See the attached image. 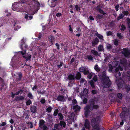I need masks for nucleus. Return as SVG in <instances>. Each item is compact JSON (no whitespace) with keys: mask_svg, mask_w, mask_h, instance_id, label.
Wrapping results in <instances>:
<instances>
[{"mask_svg":"<svg viewBox=\"0 0 130 130\" xmlns=\"http://www.w3.org/2000/svg\"><path fill=\"white\" fill-rule=\"evenodd\" d=\"M100 79L104 80V83L103 86L105 88L109 87L111 84V83L108 77H107L105 75V72H102L99 74V75Z\"/></svg>","mask_w":130,"mask_h":130,"instance_id":"nucleus-1","label":"nucleus"},{"mask_svg":"<svg viewBox=\"0 0 130 130\" xmlns=\"http://www.w3.org/2000/svg\"><path fill=\"white\" fill-rule=\"evenodd\" d=\"M98 105L94 104L93 102H91L85 108L84 114L85 116L87 117L90 112V110H92L93 109H97L98 108Z\"/></svg>","mask_w":130,"mask_h":130,"instance_id":"nucleus-2","label":"nucleus"},{"mask_svg":"<svg viewBox=\"0 0 130 130\" xmlns=\"http://www.w3.org/2000/svg\"><path fill=\"white\" fill-rule=\"evenodd\" d=\"M113 64H115L116 66H115V71L116 72V73L115 74V76L117 78H119L121 75V73L119 72H117L119 70H120L121 71H122L123 70V69L120 67V65H118V62H113Z\"/></svg>","mask_w":130,"mask_h":130,"instance_id":"nucleus-3","label":"nucleus"},{"mask_svg":"<svg viewBox=\"0 0 130 130\" xmlns=\"http://www.w3.org/2000/svg\"><path fill=\"white\" fill-rule=\"evenodd\" d=\"M20 53L23 55V57L25 58L27 60L31 58V55L26 54V52L24 51L23 52H21Z\"/></svg>","mask_w":130,"mask_h":130,"instance_id":"nucleus-4","label":"nucleus"},{"mask_svg":"<svg viewBox=\"0 0 130 130\" xmlns=\"http://www.w3.org/2000/svg\"><path fill=\"white\" fill-rule=\"evenodd\" d=\"M122 53L126 57H128L130 55V51H128L125 48L123 49Z\"/></svg>","mask_w":130,"mask_h":130,"instance_id":"nucleus-5","label":"nucleus"},{"mask_svg":"<svg viewBox=\"0 0 130 130\" xmlns=\"http://www.w3.org/2000/svg\"><path fill=\"white\" fill-rule=\"evenodd\" d=\"M79 70L80 71L83 72L85 75H86L89 73V71L87 68L83 67L80 68Z\"/></svg>","mask_w":130,"mask_h":130,"instance_id":"nucleus-6","label":"nucleus"},{"mask_svg":"<svg viewBox=\"0 0 130 130\" xmlns=\"http://www.w3.org/2000/svg\"><path fill=\"white\" fill-rule=\"evenodd\" d=\"M117 85L119 88H122L123 87L124 83L123 81L121 79L119 80H117Z\"/></svg>","mask_w":130,"mask_h":130,"instance_id":"nucleus-7","label":"nucleus"},{"mask_svg":"<svg viewBox=\"0 0 130 130\" xmlns=\"http://www.w3.org/2000/svg\"><path fill=\"white\" fill-rule=\"evenodd\" d=\"M88 92V90L86 89H84L83 91L81 92L80 93L81 96L82 98H83V97L84 96H86Z\"/></svg>","mask_w":130,"mask_h":130,"instance_id":"nucleus-8","label":"nucleus"},{"mask_svg":"<svg viewBox=\"0 0 130 130\" xmlns=\"http://www.w3.org/2000/svg\"><path fill=\"white\" fill-rule=\"evenodd\" d=\"M100 119V117L99 116H97L95 118H94L92 119L91 121V123L94 122H96L99 121Z\"/></svg>","mask_w":130,"mask_h":130,"instance_id":"nucleus-9","label":"nucleus"},{"mask_svg":"<svg viewBox=\"0 0 130 130\" xmlns=\"http://www.w3.org/2000/svg\"><path fill=\"white\" fill-rule=\"evenodd\" d=\"M49 41L51 44H53L55 41L54 38L53 36H50L49 37Z\"/></svg>","mask_w":130,"mask_h":130,"instance_id":"nucleus-10","label":"nucleus"},{"mask_svg":"<svg viewBox=\"0 0 130 130\" xmlns=\"http://www.w3.org/2000/svg\"><path fill=\"white\" fill-rule=\"evenodd\" d=\"M85 126L86 129H89L90 128L89 122L87 120H86L85 121Z\"/></svg>","mask_w":130,"mask_h":130,"instance_id":"nucleus-11","label":"nucleus"},{"mask_svg":"<svg viewBox=\"0 0 130 130\" xmlns=\"http://www.w3.org/2000/svg\"><path fill=\"white\" fill-rule=\"evenodd\" d=\"M99 42L98 39L97 38L95 39H94L92 42V45L94 46L96 44H97Z\"/></svg>","mask_w":130,"mask_h":130,"instance_id":"nucleus-12","label":"nucleus"},{"mask_svg":"<svg viewBox=\"0 0 130 130\" xmlns=\"http://www.w3.org/2000/svg\"><path fill=\"white\" fill-rule=\"evenodd\" d=\"M73 109L75 111H79L80 109V107L78 105L74 106L73 107Z\"/></svg>","mask_w":130,"mask_h":130,"instance_id":"nucleus-13","label":"nucleus"},{"mask_svg":"<svg viewBox=\"0 0 130 130\" xmlns=\"http://www.w3.org/2000/svg\"><path fill=\"white\" fill-rule=\"evenodd\" d=\"M94 130H104L102 128L100 127L98 125H96L94 126H93Z\"/></svg>","mask_w":130,"mask_h":130,"instance_id":"nucleus-14","label":"nucleus"},{"mask_svg":"<svg viewBox=\"0 0 130 130\" xmlns=\"http://www.w3.org/2000/svg\"><path fill=\"white\" fill-rule=\"evenodd\" d=\"M18 4H16L15 3H14L12 5V8L14 10H17L18 8Z\"/></svg>","mask_w":130,"mask_h":130,"instance_id":"nucleus-15","label":"nucleus"},{"mask_svg":"<svg viewBox=\"0 0 130 130\" xmlns=\"http://www.w3.org/2000/svg\"><path fill=\"white\" fill-rule=\"evenodd\" d=\"M91 52L95 56H100V54H99L96 51L92 50H91Z\"/></svg>","mask_w":130,"mask_h":130,"instance_id":"nucleus-16","label":"nucleus"},{"mask_svg":"<svg viewBox=\"0 0 130 130\" xmlns=\"http://www.w3.org/2000/svg\"><path fill=\"white\" fill-rule=\"evenodd\" d=\"M75 115L74 113H72L69 116V119L70 120H71L72 121L74 118Z\"/></svg>","mask_w":130,"mask_h":130,"instance_id":"nucleus-17","label":"nucleus"},{"mask_svg":"<svg viewBox=\"0 0 130 130\" xmlns=\"http://www.w3.org/2000/svg\"><path fill=\"white\" fill-rule=\"evenodd\" d=\"M37 110L36 107L35 106H32L31 108V111L33 113L35 112Z\"/></svg>","mask_w":130,"mask_h":130,"instance_id":"nucleus-18","label":"nucleus"},{"mask_svg":"<svg viewBox=\"0 0 130 130\" xmlns=\"http://www.w3.org/2000/svg\"><path fill=\"white\" fill-rule=\"evenodd\" d=\"M81 77V74L80 73L78 72L76 75L75 78L78 80H79L80 79Z\"/></svg>","mask_w":130,"mask_h":130,"instance_id":"nucleus-19","label":"nucleus"},{"mask_svg":"<svg viewBox=\"0 0 130 130\" xmlns=\"http://www.w3.org/2000/svg\"><path fill=\"white\" fill-rule=\"evenodd\" d=\"M57 100L60 101H63L64 100V98L62 96H58L57 98Z\"/></svg>","mask_w":130,"mask_h":130,"instance_id":"nucleus-20","label":"nucleus"},{"mask_svg":"<svg viewBox=\"0 0 130 130\" xmlns=\"http://www.w3.org/2000/svg\"><path fill=\"white\" fill-rule=\"evenodd\" d=\"M95 35L100 39H103V36L101 35L98 34L97 32H96L95 34Z\"/></svg>","mask_w":130,"mask_h":130,"instance_id":"nucleus-21","label":"nucleus"},{"mask_svg":"<svg viewBox=\"0 0 130 130\" xmlns=\"http://www.w3.org/2000/svg\"><path fill=\"white\" fill-rule=\"evenodd\" d=\"M98 50L100 51H103L104 50V48L103 46L101 45H99L98 47Z\"/></svg>","mask_w":130,"mask_h":130,"instance_id":"nucleus-22","label":"nucleus"},{"mask_svg":"<svg viewBox=\"0 0 130 130\" xmlns=\"http://www.w3.org/2000/svg\"><path fill=\"white\" fill-rule=\"evenodd\" d=\"M68 78L69 80L74 79H75V77L74 75H70L68 76Z\"/></svg>","mask_w":130,"mask_h":130,"instance_id":"nucleus-23","label":"nucleus"},{"mask_svg":"<svg viewBox=\"0 0 130 130\" xmlns=\"http://www.w3.org/2000/svg\"><path fill=\"white\" fill-rule=\"evenodd\" d=\"M52 108L51 106H49L46 109V112L48 113H50L51 111Z\"/></svg>","mask_w":130,"mask_h":130,"instance_id":"nucleus-24","label":"nucleus"},{"mask_svg":"<svg viewBox=\"0 0 130 130\" xmlns=\"http://www.w3.org/2000/svg\"><path fill=\"white\" fill-rule=\"evenodd\" d=\"M44 123V121L43 120H41L40 121V125L39 126L40 127H42V126L44 125H43Z\"/></svg>","mask_w":130,"mask_h":130,"instance_id":"nucleus-25","label":"nucleus"},{"mask_svg":"<svg viewBox=\"0 0 130 130\" xmlns=\"http://www.w3.org/2000/svg\"><path fill=\"white\" fill-rule=\"evenodd\" d=\"M95 70L97 72H99L100 71V69L99 68L98 65L96 64L94 67Z\"/></svg>","mask_w":130,"mask_h":130,"instance_id":"nucleus-26","label":"nucleus"},{"mask_svg":"<svg viewBox=\"0 0 130 130\" xmlns=\"http://www.w3.org/2000/svg\"><path fill=\"white\" fill-rule=\"evenodd\" d=\"M66 123L64 122L63 121H61L60 122V125L61 126L65 127L66 126Z\"/></svg>","mask_w":130,"mask_h":130,"instance_id":"nucleus-27","label":"nucleus"},{"mask_svg":"<svg viewBox=\"0 0 130 130\" xmlns=\"http://www.w3.org/2000/svg\"><path fill=\"white\" fill-rule=\"evenodd\" d=\"M57 0H52V4H51V7H54L55 5V1H57Z\"/></svg>","mask_w":130,"mask_h":130,"instance_id":"nucleus-28","label":"nucleus"},{"mask_svg":"<svg viewBox=\"0 0 130 130\" xmlns=\"http://www.w3.org/2000/svg\"><path fill=\"white\" fill-rule=\"evenodd\" d=\"M22 92V91L21 90L19 91L18 92L16 93L15 94H12V96L13 98L14 96V95H17L19 94V93H21Z\"/></svg>","mask_w":130,"mask_h":130,"instance_id":"nucleus-29","label":"nucleus"},{"mask_svg":"<svg viewBox=\"0 0 130 130\" xmlns=\"http://www.w3.org/2000/svg\"><path fill=\"white\" fill-rule=\"evenodd\" d=\"M24 97L22 96L18 97L17 98V100H22L24 99Z\"/></svg>","mask_w":130,"mask_h":130,"instance_id":"nucleus-30","label":"nucleus"},{"mask_svg":"<svg viewBox=\"0 0 130 130\" xmlns=\"http://www.w3.org/2000/svg\"><path fill=\"white\" fill-rule=\"evenodd\" d=\"M113 42L115 45H117L118 43V40L117 39H116L113 40Z\"/></svg>","mask_w":130,"mask_h":130,"instance_id":"nucleus-31","label":"nucleus"},{"mask_svg":"<svg viewBox=\"0 0 130 130\" xmlns=\"http://www.w3.org/2000/svg\"><path fill=\"white\" fill-rule=\"evenodd\" d=\"M82 99L83 100V102L84 104H86L87 101V98H84L83 97V98Z\"/></svg>","mask_w":130,"mask_h":130,"instance_id":"nucleus-32","label":"nucleus"},{"mask_svg":"<svg viewBox=\"0 0 130 130\" xmlns=\"http://www.w3.org/2000/svg\"><path fill=\"white\" fill-rule=\"evenodd\" d=\"M117 36L120 39H122L123 38V36L121 35V33H118L117 34Z\"/></svg>","mask_w":130,"mask_h":130,"instance_id":"nucleus-33","label":"nucleus"},{"mask_svg":"<svg viewBox=\"0 0 130 130\" xmlns=\"http://www.w3.org/2000/svg\"><path fill=\"white\" fill-rule=\"evenodd\" d=\"M94 74L93 73H89V74L88 76V78L90 79L91 78V77L92 76H93V74Z\"/></svg>","mask_w":130,"mask_h":130,"instance_id":"nucleus-34","label":"nucleus"},{"mask_svg":"<svg viewBox=\"0 0 130 130\" xmlns=\"http://www.w3.org/2000/svg\"><path fill=\"white\" fill-rule=\"evenodd\" d=\"M93 77V80H94L95 81H96L97 80V76L95 75V74H94Z\"/></svg>","mask_w":130,"mask_h":130,"instance_id":"nucleus-35","label":"nucleus"},{"mask_svg":"<svg viewBox=\"0 0 130 130\" xmlns=\"http://www.w3.org/2000/svg\"><path fill=\"white\" fill-rule=\"evenodd\" d=\"M28 18H29V20H30V19H32V16H30V17H29L28 16V15L26 14L25 17V18L26 19H28Z\"/></svg>","mask_w":130,"mask_h":130,"instance_id":"nucleus-36","label":"nucleus"},{"mask_svg":"<svg viewBox=\"0 0 130 130\" xmlns=\"http://www.w3.org/2000/svg\"><path fill=\"white\" fill-rule=\"evenodd\" d=\"M58 115L59 117V118L60 119L62 120L63 118V116L61 113H59Z\"/></svg>","mask_w":130,"mask_h":130,"instance_id":"nucleus-37","label":"nucleus"},{"mask_svg":"<svg viewBox=\"0 0 130 130\" xmlns=\"http://www.w3.org/2000/svg\"><path fill=\"white\" fill-rule=\"evenodd\" d=\"M58 112V109H56L55 110L54 113V116H56L57 114V113Z\"/></svg>","mask_w":130,"mask_h":130,"instance_id":"nucleus-38","label":"nucleus"},{"mask_svg":"<svg viewBox=\"0 0 130 130\" xmlns=\"http://www.w3.org/2000/svg\"><path fill=\"white\" fill-rule=\"evenodd\" d=\"M125 112L124 111H122L120 115L121 117H123L125 116Z\"/></svg>","mask_w":130,"mask_h":130,"instance_id":"nucleus-39","label":"nucleus"},{"mask_svg":"<svg viewBox=\"0 0 130 130\" xmlns=\"http://www.w3.org/2000/svg\"><path fill=\"white\" fill-rule=\"evenodd\" d=\"M89 83L91 85V86L92 87H94V83L92 81L89 82Z\"/></svg>","mask_w":130,"mask_h":130,"instance_id":"nucleus-40","label":"nucleus"},{"mask_svg":"<svg viewBox=\"0 0 130 130\" xmlns=\"http://www.w3.org/2000/svg\"><path fill=\"white\" fill-rule=\"evenodd\" d=\"M127 76L129 80L130 81V72H128L127 73Z\"/></svg>","mask_w":130,"mask_h":130,"instance_id":"nucleus-41","label":"nucleus"},{"mask_svg":"<svg viewBox=\"0 0 130 130\" xmlns=\"http://www.w3.org/2000/svg\"><path fill=\"white\" fill-rule=\"evenodd\" d=\"M127 22L128 26L129 27H130V20L129 19H127Z\"/></svg>","mask_w":130,"mask_h":130,"instance_id":"nucleus-42","label":"nucleus"},{"mask_svg":"<svg viewBox=\"0 0 130 130\" xmlns=\"http://www.w3.org/2000/svg\"><path fill=\"white\" fill-rule=\"evenodd\" d=\"M41 127L42 128L43 130H47V127L44 125H43L42 127Z\"/></svg>","mask_w":130,"mask_h":130,"instance_id":"nucleus-43","label":"nucleus"},{"mask_svg":"<svg viewBox=\"0 0 130 130\" xmlns=\"http://www.w3.org/2000/svg\"><path fill=\"white\" fill-rule=\"evenodd\" d=\"M124 17V15H123L122 14H121L118 17V20H119L120 19L123 18Z\"/></svg>","mask_w":130,"mask_h":130,"instance_id":"nucleus-44","label":"nucleus"},{"mask_svg":"<svg viewBox=\"0 0 130 130\" xmlns=\"http://www.w3.org/2000/svg\"><path fill=\"white\" fill-rule=\"evenodd\" d=\"M31 103V101L30 100L26 102V104L27 105H29Z\"/></svg>","mask_w":130,"mask_h":130,"instance_id":"nucleus-45","label":"nucleus"},{"mask_svg":"<svg viewBox=\"0 0 130 130\" xmlns=\"http://www.w3.org/2000/svg\"><path fill=\"white\" fill-rule=\"evenodd\" d=\"M109 71H111L112 69V67L111 65H109Z\"/></svg>","mask_w":130,"mask_h":130,"instance_id":"nucleus-46","label":"nucleus"},{"mask_svg":"<svg viewBox=\"0 0 130 130\" xmlns=\"http://www.w3.org/2000/svg\"><path fill=\"white\" fill-rule=\"evenodd\" d=\"M75 8L76 10L78 11L80 10V8L77 5H76L75 6Z\"/></svg>","mask_w":130,"mask_h":130,"instance_id":"nucleus-47","label":"nucleus"},{"mask_svg":"<svg viewBox=\"0 0 130 130\" xmlns=\"http://www.w3.org/2000/svg\"><path fill=\"white\" fill-rule=\"evenodd\" d=\"M107 49H110L111 48V46L110 44H107Z\"/></svg>","mask_w":130,"mask_h":130,"instance_id":"nucleus-48","label":"nucleus"},{"mask_svg":"<svg viewBox=\"0 0 130 130\" xmlns=\"http://www.w3.org/2000/svg\"><path fill=\"white\" fill-rule=\"evenodd\" d=\"M118 97L119 99H121L122 97V94L120 93H118Z\"/></svg>","mask_w":130,"mask_h":130,"instance_id":"nucleus-49","label":"nucleus"},{"mask_svg":"<svg viewBox=\"0 0 130 130\" xmlns=\"http://www.w3.org/2000/svg\"><path fill=\"white\" fill-rule=\"evenodd\" d=\"M125 29V26L123 25H122L121 26V30H124Z\"/></svg>","mask_w":130,"mask_h":130,"instance_id":"nucleus-50","label":"nucleus"},{"mask_svg":"<svg viewBox=\"0 0 130 130\" xmlns=\"http://www.w3.org/2000/svg\"><path fill=\"white\" fill-rule=\"evenodd\" d=\"M24 47H27V46H26L25 44H23L21 46V48L22 49V50H23L24 49Z\"/></svg>","mask_w":130,"mask_h":130,"instance_id":"nucleus-51","label":"nucleus"},{"mask_svg":"<svg viewBox=\"0 0 130 130\" xmlns=\"http://www.w3.org/2000/svg\"><path fill=\"white\" fill-rule=\"evenodd\" d=\"M40 102L42 104H44L45 102V100L44 99H41Z\"/></svg>","mask_w":130,"mask_h":130,"instance_id":"nucleus-52","label":"nucleus"},{"mask_svg":"<svg viewBox=\"0 0 130 130\" xmlns=\"http://www.w3.org/2000/svg\"><path fill=\"white\" fill-rule=\"evenodd\" d=\"M125 59H123L122 60H121V63L124 64V63H125Z\"/></svg>","mask_w":130,"mask_h":130,"instance_id":"nucleus-53","label":"nucleus"},{"mask_svg":"<svg viewBox=\"0 0 130 130\" xmlns=\"http://www.w3.org/2000/svg\"><path fill=\"white\" fill-rule=\"evenodd\" d=\"M107 35L108 36L111 35L112 34V33L110 31L108 32H107Z\"/></svg>","mask_w":130,"mask_h":130,"instance_id":"nucleus-54","label":"nucleus"},{"mask_svg":"<svg viewBox=\"0 0 130 130\" xmlns=\"http://www.w3.org/2000/svg\"><path fill=\"white\" fill-rule=\"evenodd\" d=\"M88 58L89 60H92L93 58L90 56H89L88 57Z\"/></svg>","mask_w":130,"mask_h":130,"instance_id":"nucleus-55","label":"nucleus"},{"mask_svg":"<svg viewBox=\"0 0 130 130\" xmlns=\"http://www.w3.org/2000/svg\"><path fill=\"white\" fill-rule=\"evenodd\" d=\"M123 13L125 15H127L128 14V11H124L123 12Z\"/></svg>","mask_w":130,"mask_h":130,"instance_id":"nucleus-56","label":"nucleus"},{"mask_svg":"<svg viewBox=\"0 0 130 130\" xmlns=\"http://www.w3.org/2000/svg\"><path fill=\"white\" fill-rule=\"evenodd\" d=\"M63 64V63L61 62H60V63L59 65H57V67L58 68H60V67L62 66V65Z\"/></svg>","mask_w":130,"mask_h":130,"instance_id":"nucleus-57","label":"nucleus"},{"mask_svg":"<svg viewBox=\"0 0 130 130\" xmlns=\"http://www.w3.org/2000/svg\"><path fill=\"white\" fill-rule=\"evenodd\" d=\"M28 96L30 98H31L32 97V95L30 93H29L28 94Z\"/></svg>","mask_w":130,"mask_h":130,"instance_id":"nucleus-58","label":"nucleus"},{"mask_svg":"<svg viewBox=\"0 0 130 130\" xmlns=\"http://www.w3.org/2000/svg\"><path fill=\"white\" fill-rule=\"evenodd\" d=\"M119 5H117L116 6H115V8L116 11H118V8H119Z\"/></svg>","mask_w":130,"mask_h":130,"instance_id":"nucleus-59","label":"nucleus"},{"mask_svg":"<svg viewBox=\"0 0 130 130\" xmlns=\"http://www.w3.org/2000/svg\"><path fill=\"white\" fill-rule=\"evenodd\" d=\"M56 16L58 17H59L61 15L60 13H58L56 14Z\"/></svg>","mask_w":130,"mask_h":130,"instance_id":"nucleus-60","label":"nucleus"},{"mask_svg":"<svg viewBox=\"0 0 130 130\" xmlns=\"http://www.w3.org/2000/svg\"><path fill=\"white\" fill-rule=\"evenodd\" d=\"M89 18L91 20L93 21L94 20V18L91 16H89Z\"/></svg>","mask_w":130,"mask_h":130,"instance_id":"nucleus-61","label":"nucleus"},{"mask_svg":"<svg viewBox=\"0 0 130 130\" xmlns=\"http://www.w3.org/2000/svg\"><path fill=\"white\" fill-rule=\"evenodd\" d=\"M85 82H86V81H85V80L84 79H81L80 80V82L81 83H83Z\"/></svg>","mask_w":130,"mask_h":130,"instance_id":"nucleus-62","label":"nucleus"},{"mask_svg":"<svg viewBox=\"0 0 130 130\" xmlns=\"http://www.w3.org/2000/svg\"><path fill=\"white\" fill-rule=\"evenodd\" d=\"M96 91L95 90H93L92 91V93L93 94H96Z\"/></svg>","mask_w":130,"mask_h":130,"instance_id":"nucleus-63","label":"nucleus"},{"mask_svg":"<svg viewBox=\"0 0 130 130\" xmlns=\"http://www.w3.org/2000/svg\"><path fill=\"white\" fill-rule=\"evenodd\" d=\"M6 123L5 122H3L1 124V126H3L6 125Z\"/></svg>","mask_w":130,"mask_h":130,"instance_id":"nucleus-64","label":"nucleus"}]
</instances>
